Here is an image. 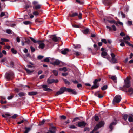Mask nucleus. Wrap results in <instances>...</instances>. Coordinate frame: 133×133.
I'll list each match as a JSON object with an SVG mask.
<instances>
[{"mask_svg":"<svg viewBox=\"0 0 133 133\" xmlns=\"http://www.w3.org/2000/svg\"><path fill=\"white\" fill-rule=\"evenodd\" d=\"M124 85L122 87H120V90L126 92H128L131 94H133V88H129L131 86L130 79L127 77L124 80Z\"/></svg>","mask_w":133,"mask_h":133,"instance_id":"obj_1","label":"nucleus"},{"mask_svg":"<svg viewBox=\"0 0 133 133\" xmlns=\"http://www.w3.org/2000/svg\"><path fill=\"white\" fill-rule=\"evenodd\" d=\"M65 91L68 92L74 95L77 94V92L75 91V90L70 88H67L64 87L61 88L59 91H57L55 94V96H57L58 95L63 93Z\"/></svg>","mask_w":133,"mask_h":133,"instance_id":"obj_2","label":"nucleus"},{"mask_svg":"<svg viewBox=\"0 0 133 133\" xmlns=\"http://www.w3.org/2000/svg\"><path fill=\"white\" fill-rule=\"evenodd\" d=\"M5 77L8 80H11L14 77V74L13 72L9 71L5 74Z\"/></svg>","mask_w":133,"mask_h":133,"instance_id":"obj_3","label":"nucleus"},{"mask_svg":"<svg viewBox=\"0 0 133 133\" xmlns=\"http://www.w3.org/2000/svg\"><path fill=\"white\" fill-rule=\"evenodd\" d=\"M101 80L100 78H99L98 79H95L93 82L94 85L92 86L91 89L92 90L98 88L99 86L98 82L100 81Z\"/></svg>","mask_w":133,"mask_h":133,"instance_id":"obj_4","label":"nucleus"},{"mask_svg":"<svg viewBox=\"0 0 133 133\" xmlns=\"http://www.w3.org/2000/svg\"><path fill=\"white\" fill-rule=\"evenodd\" d=\"M121 99V96L120 95H116L113 99L112 101L113 104H114L115 103H119Z\"/></svg>","mask_w":133,"mask_h":133,"instance_id":"obj_5","label":"nucleus"},{"mask_svg":"<svg viewBox=\"0 0 133 133\" xmlns=\"http://www.w3.org/2000/svg\"><path fill=\"white\" fill-rule=\"evenodd\" d=\"M77 124H76V126L78 127L83 128L85 127L87 125V123L84 121L78 122H77Z\"/></svg>","mask_w":133,"mask_h":133,"instance_id":"obj_6","label":"nucleus"},{"mask_svg":"<svg viewBox=\"0 0 133 133\" xmlns=\"http://www.w3.org/2000/svg\"><path fill=\"white\" fill-rule=\"evenodd\" d=\"M101 56L102 57L106 58L108 60H109L110 58V56L105 51L102 52L101 53Z\"/></svg>","mask_w":133,"mask_h":133,"instance_id":"obj_7","label":"nucleus"},{"mask_svg":"<svg viewBox=\"0 0 133 133\" xmlns=\"http://www.w3.org/2000/svg\"><path fill=\"white\" fill-rule=\"evenodd\" d=\"M44 41V40H38L37 43L39 44L38 46V48L39 49H43L44 48L45 45L44 43H43Z\"/></svg>","mask_w":133,"mask_h":133,"instance_id":"obj_8","label":"nucleus"},{"mask_svg":"<svg viewBox=\"0 0 133 133\" xmlns=\"http://www.w3.org/2000/svg\"><path fill=\"white\" fill-rule=\"evenodd\" d=\"M117 124V121L116 120H114V121L112 122L110 124L109 127L110 129V131H111L113 129V127L115 125Z\"/></svg>","mask_w":133,"mask_h":133,"instance_id":"obj_9","label":"nucleus"},{"mask_svg":"<svg viewBox=\"0 0 133 133\" xmlns=\"http://www.w3.org/2000/svg\"><path fill=\"white\" fill-rule=\"evenodd\" d=\"M50 37L55 42H57L60 39V37H56L55 35H51L50 36Z\"/></svg>","mask_w":133,"mask_h":133,"instance_id":"obj_10","label":"nucleus"},{"mask_svg":"<svg viewBox=\"0 0 133 133\" xmlns=\"http://www.w3.org/2000/svg\"><path fill=\"white\" fill-rule=\"evenodd\" d=\"M35 22L37 25H39L42 24L44 21L39 18H37L35 20Z\"/></svg>","mask_w":133,"mask_h":133,"instance_id":"obj_11","label":"nucleus"},{"mask_svg":"<svg viewBox=\"0 0 133 133\" xmlns=\"http://www.w3.org/2000/svg\"><path fill=\"white\" fill-rule=\"evenodd\" d=\"M42 87L43 88V90L45 91L51 92L52 90L49 88H48L47 86L46 85H43L42 86Z\"/></svg>","mask_w":133,"mask_h":133,"instance_id":"obj_12","label":"nucleus"},{"mask_svg":"<svg viewBox=\"0 0 133 133\" xmlns=\"http://www.w3.org/2000/svg\"><path fill=\"white\" fill-rule=\"evenodd\" d=\"M60 61L58 60L57 59L54 62L51 63V64L55 66L58 65L60 64Z\"/></svg>","mask_w":133,"mask_h":133,"instance_id":"obj_13","label":"nucleus"},{"mask_svg":"<svg viewBox=\"0 0 133 133\" xmlns=\"http://www.w3.org/2000/svg\"><path fill=\"white\" fill-rule=\"evenodd\" d=\"M69 51V49L68 48H65L61 51V53L63 55H66Z\"/></svg>","mask_w":133,"mask_h":133,"instance_id":"obj_14","label":"nucleus"},{"mask_svg":"<svg viewBox=\"0 0 133 133\" xmlns=\"http://www.w3.org/2000/svg\"><path fill=\"white\" fill-rule=\"evenodd\" d=\"M105 124L104 122L103 121H101L97 125V126H98L99 128L102 127H103Z\"/></svg>","mask_w":133,"mask_h":133,"instance_id":"obj_15","label":"nucleus"},{"mask_svg":"<svg viewBox=\"0 0 133 133\" xmlns=\"http://www.w3.org/2000/svg\"><path fill=\"white\" fill-rule=\"evenodd\" d=\"M38 94V93L35 91H31L29 92L28 93V95L30 96H34Z\"/></svg>","mask_w":133,"mask_h":133,"instance_id":"obj_16","label":"nucleus"},{"mask_svg":"<svg viewBox=\"0 0 133 133\" xmlns=\"http://www.w3.org/2000/svg\"><path fill=\"white\" fill-rule=\"evenodd\" d=\"M99 128V127L98 126H97V125H96L94 127V129L90 133H93L94 132L97 130ZM96 133H99V132H97Z\"/></svg>","mask_w":133,"mask_h":133,"instance_id":"obj_17","label":"nucleus"},{"mask_svg":"<svg viewBox=\"0 0 133 133\" xmlns=\"http://www.w3.org/2000/svg\"><path fill=\"white\" fill-rule=\"evenodd\" d=\"M50 121L49 120H45V119H43L40 122L39 124H38V126H41L42 125H43L44 124L45 122L46 121H47V122H49Z\"/></svg>","mask_w":133,"mask_h":133,"instance_id":"obj_18","label":"nucleus"},{"mask_svg":"<svg viewBox=\"0 0 133 133\" xmlns=\"http://www.w3.org/2000/svg\"><path fill=\"white\" fill-rule=\"evenodd\" d=\"M131 115L132 114H130L129 115L128 118V121L130 122H133V117Z\"/></svg>","mask_w":133,"mask_h":133,"instance_id":"obj_19","label":"nucleus"},{"mask_svg":"<svg viewBox=\"0 0 133 133\" xmlns=\"http://www.w3.org/2000/svg\"><path fill=\"white\" fill-rule=\"evenodd\" d=\"M78 15V14L76 12L73 13L72 14H69V16L71 17H74Z\"/></svg>","mask_w":133,"mask_h":133,"instance_id":"obj_20","label":"nucleus"},{"mask_svg":"<svg viewBox=\"0 0 133 133\" xmlns=\"http://www.w3.org/2000/svg\"><path fill=\"white\" fill-rule=\"evenodd\" d=\"M24 129H25V130L24 133H28L31 130V128H30L26 127H25Z\"/></svg>","mask_w":133,"mask_h":133,"instance_id":"obj_21","label":"nucleus"},{"mask_svg":"<svg viewBox=\"0 0 133 133\" xmlns=\"http://www.w3.org/2000/svg\"><path fill=\"white\" fill-rule=\"evenodd\" d=\"M74 48L75 49H78L80 48L81 47V45L79 44H77L76 45L74 44Z\"/></svg>","mask_w":133,"mask_h":133,"instance_id":"obj_22","label":"nucleus"},{"mask_svg":"<svg viewBox=\"0 0 133 133\" xmlns=\"http://www.w3.org/2000/svg\"><path fill=\"white\" fill-rule=\"evenodd\" d=\"M111 79L115 83L117 82V77L115 76H113L111 77Z\"/></svg>","mask_w":133,"mask_h":133,"instance_id":"obj_23","label":"nucleus"},{"mask_svg":"<svg viewBox=\"0 0 133 133\" xmlns=\"http://www.w3.org/2000/svg\"><path fill=\"white\" fill-rule=\"evenodd\" d=\"M129 115L127 114H124L123 116V118L125 121H126L128 117H129Z\"/></svg>","mask_w":133,"mask_h":133,"instance_id":"obj_24","label":"nucleus"},{"mask_svg":"<svg viewBox=\"0 0 133 133\" xmlns=\"http://www.w3.org/2000/svg\"><path fill=\"white\" fill-rule=\"evenodd\" d=\"M89 31V29L88 28L85 29L84 30L82 31V32L84 34H87Z\"/></svg>","mask_w":133,"mask_h":133,"instance_id":"obj_25","label":"nucleus"},{"mask_svg":"<svg viewBox=\"0 0 133 133\" xmlns=\"http://www.w3.org/2000/svg\"><path fill=\"white\" fill-rule=\"evenodd\" d=\"M24 69L26 71V72L28 74L32 73L33 72H34V70H32V71L30 70L29 69H26V68H25Z\"/></svg>","mask_w":133,"mask_h":133,"instance_id":"obj_26","label":"nucleus"},{"mask_svg":"<svg viewBox=\"0 0 133 133\" xmlns=\"http://www.w3.org/2000/svg\"><path fill=\"white\" fill-rule=\"evenodd\" d=\"M59 71H63L64 72H66L68 70L67 69V68L66 67H63L62 68H60L59 69Z\"/></svg>","mask_w":133,"mask_h":133,"instance_id":"obj_27","label":"nucleus"},{"mask_svg":"<svg viewBox=\"0 0 133 133\" xmlns=\"http://www.w3.org/2000/svg\"><path fill=\"white\" fill-rule=\"evenodd\" d=\"M63 79L64 81V83L65 84H68V85H70V82L68 81L67 79L64 78H63Z\"/></svg>","mask_w":133,"mask_h":133,"instance_id":"obj_28","label":"nucleus"},{"mask_svg":"<svg viewBox=\"0 0 133 133\" xmlns=\"http://www.w3.org/2000/svg\"><path fill=\"white\" fill-rule=\"evenodd\" d=\"M23 23L26 25L30 24L31 23V22L29 21H26L23 22Z\"/></svg>","mask_w":133,"mask_h":133,"instance_id":"obj_29","label":"nucleus"},{"mask_svg":"<svg viewBox=\"0 0 133 133\" xmlns=\"http://www.w3.org/2000/svg\"><path fill=\"white\" fill-rule=\"evenodd\" d=\"M124 42L126 44H127L129 46L133 48V45L132 44H131L128 41H124Z\"/></svg>","mask_w":133,"mask_h":133,"instance_id":"obj_30","label":"nucleus"},{"mask_svg":"<svg viewBox=\"0 0 133 133\" xmlns=\"http://www.w3.org/2000/svg\"><path fill=\"white\" fill-rule=\"evenodd\" d=\"M55 80L52 79H48L47 81V82L49 84H52L54 82Z\"/></svg>","mask_w":133,"mask_h":133,"instance_id":"obj_31","label":"nucleus"},{"mask_svg":"<svg viewBox=\"0 0 133 133\" xmlns=\"http://www.w3.org/2000/svg\"><path fill=\"white\" fill-rule=\"evenodd\" d=\"M25 93L23 92H21L19 93L18 94V95L20 97H22L25 96Z\"/></svg>","mask_w":133,"mask_h":133,"instance_id":"obj_32","label":"nucleus"},{"mask_svg":"<svg viewBox=\"0 0 133 133\" xmlns=\"http://www.w3.org/2000/svg\"><path fill=\"white\" fill-rule=\"evenodd\" d=\"M52 72L55 76H57L58 75V72L57 71L55 70H53L52 71Z\"/></svg>","mask_w":133,"mask_h":133,"instance_id":"obj_33","label":"nucleus"},{"mask_svg":"<svg viewBox=\"0 0 133 133\" xmlns=\"http://www.w3.org/2000/svg\"><path fill=\"white\" fill-rule=\"evenodd\" d=\"M25 43H26L28 44H29L30 43L31 41L29 39L25 38Z\"/></svg>","mask_w":133,"mask_h":133,"instance_id":"obj_34","label":"nucleus"},{"mask_svg":"<svg viewBox=\"0 0 133 133\" xmlns=\"http://www.w3.org/2000/svg\"><path fill=\"white\" fill-rule=\"evenodd\" d=\"M14 94H12L10 95V96H8L7 97V99L8 100H10L12 99L14 97Z\"/></svg>","mask_w":133,"mask_h":133,"instance_id":"obj_35","label":"nucleus"},{"mask_svg":"<svg viewBox=\"0 0 133 133\" xmlns=\"http://www.w3.org/2000/svg\"><path fill=\"white\" fill-rule=\"evenodd\" d=\"M29 38L30 39L35 43H37L38 42V40L36 41L32 37H30Z\"/></svg>","mask_w":133,"mask_h":133,"instance_id":"obj_36","label":"nucleus"},{"mask_svg":"<svg viewBox=\"0 0 133 133\" xmlns=\"http://www.w3.org/2000/svg\"><path fill=\"white\" fill-rule=\"evenodd\" d=\"M107 85H104L101 88V89L102 90H104L107 89Z\"/></svg>","mask_w":133,"mask_h":133,"instance_id":"obj_37","label":"nucleus"},{"mask_svg":"<svg viewBox=\"0 0 133 133\" xmlns=\"http://www.w3.org/2000/svg\"><path fill=\"white\" fill-rule=\"evenodd\" d=\"M18 116V115L17 114H15L12 116L10 118L13 119H15Z\"/></svg>","mask_w":133,"mask_h":133,"instance_id":"obj_38","label":"nucleus"},{"mask_svg":"<svg viewBox=\"0 0 133 133\" xmlns=\"http://www.w3.org/2000/svg\"><path fill=\"white\" fill-rule=\"evenodd\" d=\"M72 26L73 27L78 28H80L81 27L79 25L76 24H72Z\"/></svg>","mask_w":133,"mask_h":133,"instance_id":"obj_39","label":"nucleus"},{"mask_svg":"<svg viewBox=\"0 0 133 133\" xmlns=\"http://www.w3.org/2000/svg\"><path fill=\"white\" fill-rule=\"evenodd\" d=\"M49 129L52 131H54L55 132L56 130V128L54 126H52L51 128H50Z\"/></svg>","mask_w":133,"mask_h":133,"instance_id":"obj_40","label":"nucleus"},{"mask_svg":"<svg viewBox=\"0 0 133 133\" xmlns=\"http://www.w3.org/2000/svg\"><path fill=\"white\" fill-rule=\"evenodd\" d=\"M130 39L129 36L127 35L126 37H124L123 38V39L124 41H127V40H129Z\"/></svg>","mask_w":133,"mask_h":133,"instance_id":"obj_41","label":"nucleus"},{"mask_svg":"<svg viewBox=\"0 0 133 133\" xmlns=\"http://www.w3.org/2000/svg\"><path fill=\"white\" fill-rule=\"evenodd\" d=\"M111 61L113 63H116L117 62L116 59L115 58H113V59H112Z\"/></svg>","mask_w":133,"mask_h":133,"instance_id":"obj_42","label":"nucleus"},{"mask_svg":"<svg viewBox=\"0 0 133 133\" xmlns=\"http://www.w3.org/2000/svg\"><path fill=\"white\" fill-rule=\"evenodd\" d=\"M43 61L45 62H48L50 61V59L49 57H46Z\"/></svg>","mask_w":133,"mask_h":133,"instance_id":"obj_43","label":"nucleus"},{"mask_svg":"<svg viewBox=\"0 0 133 133\" xmlns=\"http://www.w3.org/2000/svg\"><path fill=\"white\" fill-rule=\"evenodd\" d=\"M11 51L14 54H16L17 53V51L15 50L14 48H12L11 49Z\"/></svg>","mask_w":133,"mask_h":133,"instance_id":"obj_44","label":"nucleus"},{"mask_svg":"<svg viewBox=\"0 0 133 133\" xmlns=\"http://www.w3.org/2000/svg\"><path fill=\"white\" fill-rule=\"evenodd\" d=\"M111 27L112 28V30L114 31H115L117 30V29L115 25H113L111 26Z\"/></svg>","mask_w":133,"mask_h":133,"instance_id":"obj_45","label":"nucleus"},{"mask_svg":"<svg viewBox=\"0 0 133 133\" xmlns=\"http://www.w3.org/2000/svg\"><path fill=\"white\" fill-rule=\"evenodd\" d=\"M33 14L35 16H37L39 14V13L37 11H35L33 13Z\"/></svg>","mask_w":133,"mask_h":133,"instance_id":"obj_46","label":"nucleus"},{"mask_svg":"<svg viewBox=\"0 0 133 133\" xmlns=\"http://www.w3.org/2000/svg\"><path fill=\"white\" fill-rule=\"evenodd\" d=\"M69 128L71 129H76L77 128V127H76L73 125H70L69 126Z\"/></svg>","mask_w":133,"mask_h":133,"instance_id":"obj_47","label":"nucleus"},{"mask_svg":"<svg viewBox=\"0 0 133 133\" xmlns=\"http://www.w3.org/2000/svg\"><path fill=\"white\" fill-rule=\"evenodd\" d=\"M41 6V5H37L35 6V9L36 10L38 9H39L40 8Z\"/></svg>","mask_w":133,"mask_h":133,"instance_id":"obj_48","label":"nucleus"},{"mask_svg":"<svg viewBox=\"0 0 133 133\" xmlns=\"http://www.w3.org/2000/svg\"><path fill=\"white\" fill-rule=\"evenodd\" d=\"M102 42L104 43L105 44H106L107 43V42L105 39H101Z\"/></svg>","mask_w":133,"mask_h":133,"instance_id":"obj_49","label":"nucleus"},{"mask_svg":"<svg viewBox=\"0 0 133 133\" xmlns=\"http://www.w3.org/2000/svg\"><path fill=\"white\" fill-rule=\"evenodd\" d=\"M109 23L111 24H114L115 23V21L114 20H108Z\"/></svg>","mask_w":133,"mask_h":133,"instance_id":"obj_50","label":"nucleus"},{"mask_svg":"<svg viewBox=\"0 0 133 133\" xmlns=\"http://www.w3.org/2000/svg\"><path fill=\"white\" fill-rule=\"evenodd\" d=\"M6 32L8 34H11V33L12 31L10 29H8L6 30Z\"/></svg>","mask_w":133,"mask_h":133,"instance_id":"obj_51","label":"nucleus"},{"mask_svg":"<svg viewBox=\"0 0 133 133\" xmlns=\"http://www.w3.org/2000/svg\"><path fill=\"white\" fill-rule=\"evenodd\" d=\"M61 119H65L66 118V117L64 115H62L60 116Z\"/></svg>","mask_w":133,"mask_h":133,"instance_id":"obj_52","label":"nucleus"},{"mask_svg":"<svg viewBox=\"0 0 133 133\" xmlns=\"http://www.w3.org/2000/svg\"><path fill=\"white\" fill-rule=\"evenodd\" d=\"M90 131V129L87 127H85L84 130V131Z\"/></svg>","mask_w":133,"mask_h":133,"instance_id":"obj_53","label":"nucleus"},{"mask_svg":"<svg viewBox=\"0 0 133 133\" xmlns=\"http://www.w3.org/2000/svg\"><path fill=\"white\" fill-rule=\"evenodd\" d=\"M30 49L32 52H34L35 51V49L32 46L30 47Z\"/></svg>","mask_w":133,"mask_h":133,"instance_id":"obj_54","label":"nucleus"},{"mask_svg":"<svg viewBox=\"0 0 133 133\" xmlns=\"http://www.w3.org/2000/svg\"><path fill=\"white\" fill-rule=\"evenodd\" d=\"M94 119L95 121H98L99 120L98 116H95L94 117Z\"/></svg>","mask_w":133,"mask_h":133,"instance_id":"obj_55","label":"nucleus"},{"mask_svg":"<svg viewBox=\"0 0 133 133\" xmlns=\"http://www.w3.org/2000/svg\"><path fill=\"white\" fill-rule=\"evenodd\" d=\"M0 102L2 104H6L7 103V101H4L2 99L0 100Z\"/></svg>","mask_w":133,"mask_h":133,"instance_id":"obj_56","label":"nucleus"},{"mask_svg":"<svg viewBox=\"0 0 133 133\" xmlns=\"http://www.w3.org/2000/svg\"><path fill=\"white\" fill-rule=\"evenodd\" d=\"M111 55L112 57V59L113 58H115V56L114 53H111Z\"/></svg>","mask_w":133,"mask_h":133,"instance_id":"obj_57","label":"nucleus"},{"mask_svg":"<svg viewBox=\"0 0 133 133\" xmlns=\"http://www.w3.org/2000/svg\"><path fill=\"white\" fill-rule=\"evenodd\" d=\"M79 119V117H76L72 121V122H75L77 120Z\"/></svg>","mask_w":133,"mask_h":133,"instance_id":"obj_58","label":"nucleus"},{"mask_svg":"<svg viewBox=\"0 0 133 133\" xmlns=\"http://www.w3.org/2000/svg\"><path fill=\"white\" fill-rule=\"evenodd\" d=\"M76 1V2L77 3H79L80 4H82L83 2H81L79 0H75Z\"/></svg>","mask_w":133,"mask_h":133,"instance_id":"obj_59","label":"nucleus"},{"mask_svg":"<svg viewBox=\"0 0 133 133\" xmlns=\"http://www.w3.org/2000/svg\"><path fill=\"white\" fill-rule=\"evenodd\" d=\"M128 24L130 26L132 24V22L130 21H128Z\"/></svg>","mask_w":133,"mask_h":133,"instance_id":"obj_60","label":"nucleus"},{"mask_svg":"<svg viewBox=\"0 0 133 133\" xmlns=\"http://www.w3.org/2000/svg\"><path fill=\"white\" fill-rule=\"evenodd\" d=\"M43 57H44L43 56H41V55H39V56H38L37 57V58L39 59H42V58H43Z\"/></svg>","mask_w":133,"mask_h":133,"instance_id":"obj_61","label":"nucleus"},{"mask_svg":"<svg viewBox=\"0 0 133 133\" xmlns=\"http://www.w3.org/2000/svg\"><path fill=\"white\" fill-rule=\"evenodd\" d=\"M1 40L3 41L4 42H8L9 41V40L7 39H4L1 38Z\"/></svg>","mask_w":133,"mask_h":133,"instance_id":"obj_62","label":"nucleus"},{"mask_svg":"<svg viewBox=\"0 0 133 133\" xmlns=\"http://www.w3.org/2000/svg\"><path fill=\"white\" fill-rule=\"evenodd\" d=\"M14 91H15L16 93H18L19 91V89L17 88H16L15 89Z\"/></svg>","mask_w":133,"mask_h":133,"instance_id":"obj_63","label":"nucleus"},{"mask_svg":"<svg viewBox=\"0 0 133 133\" xmlns=\"http://www.w3.org/2000/svg\"><path fill=\"white\" fill-rule=\"evenodd\" d=\"M5 15V13L3 12H1V13L0 16L1 17H2Z\"/></svg>","mask_w":133,"mask_h":133,"instance_id":"obj_64","label":"nucleus"}]
</instances>
